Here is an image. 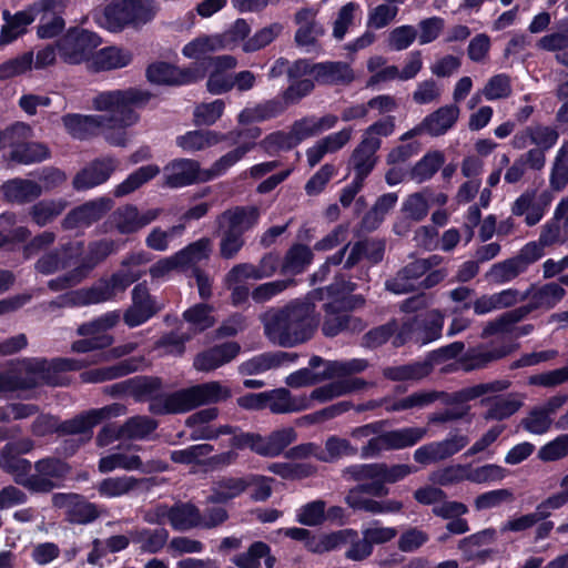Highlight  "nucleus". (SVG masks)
I'll return each instance as SVG.
<instances>
[{"instance_id":"603ef678","label":"nucleus","mask_w":568,"mask_h":568,"mask_svg":"<svg viewBox=\"0 0 568 568\" xmlns=\"http://www.w3.org/2000/svg\"><path fill=\"white\" fill-rule=\"evenodd\" d=\"M398 196L394 192L385 193L377 197L373 207L363 216L362 223L368 230H375L397 203Z\"/></svg>"},{"instance_id":"f3484780","label":"nucleus","mask_w":568,"mask_h":568,"mask_svg":"<svg viewBox=\"0 0 568 568\" xmlns=\"http://www.w3.org/2000/svg\"><path fill=\"white\" fill-rule=\"evenodd\" d=\"M119 165L120 161L113 155L95 158L74 175L72 186L77 191H87L104 184Z\"/></svg>"},{"instance_id":"f257e3e1","label":"nucleus","mask_w":568,"mask_h":568,"mask_svg":"<svg viewBox=\"0 0 568 568\" xmlns=\"http://www.w3.org/2000/svg\"><path fill=\"white\" fill-rule=\"evenodd\" d=\"M355 286L351 281L336 280L325 287H317L310 292V297L315 300V303L323 302L324 316L321 331L325 337L332 338L343 333L364 331L365 322L352 314L366 303L363 295L353 294Z\"/></svg>"},{"instance_id":"de8ad7c7","label":"nucleus","mask_w":568,"mask_h":568,"mask_svg":"<svg viewBox=\"0 0 568 568\" xmlns=\"http://www.w3.org/2000/svg\"><path fill=\"white\" fill-rule=\"evenodd\" d=\"M103 115H82L69 113L63 115L62 121L67 131L77 139H84L88 134H93L95 129H100Z\"/></svg>"},{"instance_id":"393cba45","label":"nucleus","mask_w":568,"mask_h":568,"mask_svg":"<svg viewBox=\"0 0 568 568\" xmlns=\"http://www.w3.org/2000/svg\"><path fill=\"white\" fill-rule=\"evenodd\" d=\"M109 410L110 407H103L81 413L73 418L61 422L55 432L60 435L82 434L90 438L92 429L109 416Z\"/></svg>"},{"instance_id":"c03bdc74","label":"nucleus","mask_w":568,"mask_h":568,"mask_svg":"<svg viewBox=\"0 0 568 568\" xmlns=\"http://www.w3.org/2000/svg\"><path fill=\"white\" fill-rule=\"evenodd\" d=\"M256 143H242L217 159L210 169H205L204 179L213 181L224 175L229 169L240 162L250 151L255 148Z\"/></svg>"},{"instance_id":"774afa93","label":"nucleus","mask_w":568,"mask_h":568,"mask_svg":"<svg viewBox=\"0 0 568 568\" xmlns=\"http://www.w3.org/2000/svg\"><path fill=\"white\" fill-rule=\"evenodd\" d=\"M34 469L37 474L33 476H41L52 480V478H64L70 471V466L60 458L47 457L37 460L34 463Z\"/></svg>"},{"instance_id":"f704fd0d","label":"nucleus","mask_w":568,"mask_h":568,"mask_svg":"<svg viewBox=\"0 0 568 568\" xmlns=\"http://www.w3.org/2000/svg\"><path fill=\"white\" fill-rule=\"evenodd\" d=\"M313 258L314 254L307 245L295 243L286 251L281 262V274L291 276L303 274Z\"/></svg>"},{"instance_id":"09e8293b","label":"nucleus","mask_w":568,"mask_h":568,"mask_svg":"<svg viewBox=\"0 0 568 568\" xmlns=\"http://www.w3.org/2000/svg\"><path fill=\"white\" fill-rule=\"evenodd\" d=\"M213 307L206 303H197L186 308L182 317L190 324L194 333H203L213 327L216 323L215 317L212 315Z\"/></svg>"},{"instance_id":"2eb2a0df","label":"nucleus","mask_w":568,"mask_h":568,"mask_svg":"<svg viewBox=\"0 0 568 568\" xmlns=\"http://www.w3.org/2000/svg\"><path fill=\"white\" fill-rule=\"evenodd\" d=\"M1 469L11 475L17 485L31 493H50L57 487L54 481L49 478L31 475V462L19 456L3 454Z\"/></svg>"},{"instance_id":"9d476101","label":"nucleus","mask_w":568,"mask_h":568,"mask_svg":"<svg viewBox=\"0 0 568 568\" xmlns=\"http://www.w3.org/2000/svg\"><path fill=\"white\" fill-rule=\"evenodd\" d=\"M427 430L423 427H404L378 434H374L361 448V457L364 459L377 458L383 452L400 450L413 447L419 443Z\"/></svg>"},{"instance_id":"6e6d98bb","label":"nucleus","mask_w":568,"mask_h":568,"mask_svg":"<svg viewBox=\"0 0 568 568\" xmlns=\"http://www.w3.org/2000/svg\"><path fill=\"white\" fill-rule=\"evenodd\" d=\"M445 162L444 154L440 151L427 152L412 168V178L418 182H425L432 179Z\"/></svg>"},{"instance_id":"aec40b11","label":"nucleus","mask_w":568,"mask_h":568,"mask_svg":"<svg viewBox=\"0 0 568 568\" xmlns=\"http://www.w3.org/2000/svg\"><path fill=\"white\" fill-rule=\"evenodd\" d=\"M113 201L99 197L70 210L61 222L63 230L70 231L81 226L89 227L103 219L112 209Z\"/></svg>"},{"instance_id":"f03ea898","label":"nucleus","mask_w":568,"mask_h":568,"mask_svg":"<svg viewBox=\"0 0 568 568\" xmlns=\"http://www.w3.org/2000/svg\"><path fill=\"white\" fill-rule=\"evenodd\" d=\"M153 97L148 90L129 88L103 91L93 99L95 110L108 112L102 114L100 129L103 130V136L110 145L121 148L126 145V128L134 125L140 119L134 109L144 108Z\"/></svg>"},{"instance_id":"39448f33","label":"nucleus","mask_w":568,"mask_h":568,"mask_svg":"<svg viewBox=\"0 0 568 568\" xmlns=\"http://www.w3.org/2000/svg\"><path fill=\"white\" fill-rule=\"evenodd\" d=\"M158 12L154 0H112L103 10L93 12L97 24L111 32H121L128 27L141 28L151 22Z\"/></svg>"},{"instance_id":"c9c22d12","label":"nucleus","mask_w":568,"mask_h":568,"mask_svg":"<svg viewBox=\"0 0 568 568\" xmlns=\"http://www.w3.org/2000/svg\"><path fill=\"white\" fill-rule=\"evenodd\" d=\"M382 141L375 136H363L362 141L354 149L351 155V162L354 171L366 172L371 174L374 170L377 158L376 152L379 150Z\"/></svg>"},{"instance_id":"72a5a7b5","label":"nucleus","mask_w":568,"mask_h":568,"mask_svg":"<svg viewBox=\"0 0 568 568\" xmlns=\"http://www.w3.org/2000/svg\"><path fill=\"white\" fill-rule=\"evenodd\" d=\"M480 405L488 407L484 414L485 420L501 422L516 414L523 402L511 396L494 395L481 398Z\"/></svg>"},{"instance_id":"1a4fd4ad","label":"nucleus","mask_w":568,"mask_h":568,"mask_svg":"<svg viewBox=\"0 0 568 568\" xmlns=\"http://www.w3.org/2000/svg\"><path fill=\"white\" fill-rule=\"evenodd\" d=\"M101 37L83 28L72 27L57 41V48L63 62L72 65L90 61L101 44Z\"/></svg>"},{"instance_id":"4d7b16f0","label":"nucleus","mask_w":568,"mask_h":568,"mask_svg":"<svg viewBox=\"0 0 568 568\" xmlns=\"http://www.w3.org/2000/svg\"><path fill=\"white\" fill-rule=\"evenodd\" d=\"M159 426L158 420L145 416L138 415L130 417L122 426V435L129 439H144L152 434Z\"/></svg>"},{"instance_id":"338daca9","label":"nucleus","mask_w":568,"mask_h":568,"mask_svg":"<svg viewBox=\"0 0 568 568\" xmlns=\"http://www.w3.org/2000/svg\"><path fill=\"white\" fill-rule=\"evenodd\" d=\"M271 552V547L264 541H254L247 551L236 555L232 561L239 568H258L260 560Z\"/></svg>"},{"instance_id":"4c0bfd02","label":"nucleus","mask_w":568,"mask_h":568,"mask_svg":"<svg viewBox=\"0 0 568 568\" xmlns=\"http://www.w3.org/2000/svg\"><path fill=\"white\" fill-rule=\"evenodd\" d=\"M508 355L506 347L493 349L469 348L459 358V365L465 372H471L487 367L490 363Z\"/></svg>"},{"instance_id":"4be33fe9","label":"nucleus","mask_w":568,"mask_h":568,"mask_svg":"<svg viewBox=\"0 0 568 568\" xmlns=\"http://www.w3.org/2000/svg\"><path fill=\"white\" fill-rule=\"evenodd\" d=\"M277 270L281 271V260L276 253H266L257 265L242 263L233 266L227 273L226 280L231 283H239L242 280H262L271 277Z\"/></svg>"},{"instance_id":"a19ab883","label":"nucleus","mask_w":568,"mask_h":568,"mask_svg":"<svg viewBox=\"0 0 568 568\" xmlns=\"http://www.w3.org/2000/svg\"><path fill=\"white\" fill-rule=\"evenodd\" d=\"M160 171L161 170L158 164L140 166L114 187L113 195L115 197H122L133 193L142 185L153 180L160 173Z\"/></svg>"},{"instance_id":"6e6552de","label":"nucleus","mask_w":568,"mask_h":568,"mask_svg":"<svg viewBox=\"0 0 568 568\" xmlns=\"http://www.w3.org/2000/svg\"><path fill=\"white\" fill-rule=\"evenodd\" d=\"M231 395L229 387L219 382H207L172 392L164 407L174 415L184 414L203 405L225 402Z\"/></svg>"},{"instance_id":"58836bf2","label":"nucleus","mask_w":568,"mask_h":568,"mask_svg":"<svg viewBox=\"0 0 568 568\" xmlns=\"http://www.w3.org/2000/svg\"><path fill=\"white\" fill-rule=\"evenodd\" d=\"M169 521L174 530L184 531L201 525V511L192 503H178L169 509Z\"/></svg>"},{"instance_id":"e2e57ef3","label":"nucleus","mask_w":568,"mask_h":568,"mask_svg":"<svg viewBox=\"0 0 568 568\" xmlns=\"http://www.w3.org/2000/svg\"><path fill=\"white\" fill-rule=\"evenodd\" d=\"M325 507L326 503L322 499L306 503L297 509V523L308 527L323 525L326 521Z\"/></svg>"},{"instance_id":"0e129e2a","label":"nucleus","mask_w":568,"mask_h":568,"mask_svg":"<svg viewBox=\"0 0 568 568\" xmlns=\"http://www.w3.org/2000/svg\"><path fill=\"white\" fill-rule=\"evenodd\" d=\"M298 145L292 131H275L267 134L261 142L260 146L270 155L278 151H291Z\"/></svg>"},{"instance_id":"dca6fc26","label":"nucleus","mask_w":568,"mask_h":568,"mask_svg":"<svg viewBox=\"0 0 568 568\" xmlns=\"http://www.w3.org/2000/svg\"><path fill=\"white\" fill-rule=\"evenodd\" d=\"M84 367V362L74 358L55 357L52 359L33 358L27 366V371L38 375L48 386H64L67 383L61 376L67 372H79Z\"/></svg>"},{"instance_id":"b1692460","label":"nucleus","mask_w":568,"mask_h":568,"mask_svg":"<svg viewBox=\"0 0 568 568\" xmlns=\"http://www.w3.org/2000/svg\"><path fill=\"white\" fill-rule=\"evenodd\" d=\"M61 306H82L99 304L114 298L106 278H101L97 284L88 288L67 292L59 297Z\"/></svg>"},{"instance_id":"6ab92c4d","label":"nucleus","mask_w":568,"mask_h":568,"mask_svg":"<svg viewBox=\"0 0 568 568\" xmlns=\"http://www.w3.org/2000/svg\"><path fill=\"white\" fill-rule=\"evenodd\" d=\"M163 186L181 189L197 183H206L205 169H201L200 162L193 159H174L164 166Z\"/></svg>"},{"instance_id":"2f4dec72","label":"nucleus","mask_w":568,"mask_h":568,"mask_svg":"<svg viewBox=\"0 0 568 568\" xmlns=\"http://www.w3.org/2000/svg\"><path fill=\"white\" fill-rule=\"evenodd\" d=\"M3 200L8 203L24 204L38 199L42 187L32 180L12 179L1 185Z\"/></svg>"},{"instance_id":"680f3d73","label":"nucleus","mask_w":568,"mask_h":568,"mask_svg":"<svg viewBox=\"0 0 568 568\" xmlns=\"http://www.w3.org/2000/svg\"><path fill=\"white\" fill-rule=\"evenodd\" d=\"M112 216L120 234L128 235L140 230V213L135 205L128 204L119 207Z\"/></svg>"},{"instance_id":"0eeeda50","label":"nucleus","mask_w":568,"mask_h":568,"mask_svg":"<svg viewBox=\"0 0 568 568\" xmlns=\"http://www.w3.org/2000/svg\"><path fill=\"white\" fill-rule=\"evenodd\" d=\"M366 468V464H353L342 470V477L345 480L357 483L347 490L344 497L345 504L354 513L365 511V508L362 507L363 501L376 500L375 498H385L389 495L388 483L382 477H371Z\"/></svg>"},{"instance_id":"bf43d9fd","label":"nucleus","mask_w":568,"mask_h":568,"mask_svg":"<svg viewBox=\"0 0 568 568\" xmlns=\"http://www.w3.org/2000/svg\"><path fill=\"white\" fill-rule=\"evenodd\" d=\"M414 332L416 333L415 342L420 344H428L438 339L442 336L444 320L439 314L433 315L422 322L415 321Z\"/></svg>"},{"instance_id":"a211bd4d","label":"nucleus","mask_w":568,"mask_h":568,"mask_svg":"<svg viewBox=\"0 0 568 568\" xmlns=\"http://www.w3.org/2000/svg\"><path fill=\"white\" fill-rule=\"evenodd\" d=\"M28 128L26 132L19 135H13L9 139L7 146L10 148L8 159L17 164H33L40 163L51 156L50 149L42 142L28 141L32 135V128L23 122Z\"/></svg>"},{"instance_id":"7ed1b4c3","label":"nucleus","mask_w":568,"mask_h":568,"mask_svg":"<svg viewBox=\"0 0 568 568\" xmlns=\"http://www.w3.org/2000/svg\"><path fill=\"white\" fill-rule=\"evenodd\" d=\"M317 328L315 300L310 292L273 311L264 324L267 338L282 347H295L308 342Z\"/></svg>"},{"instance_id":"ddd939ff","label":"nucleus","mask_w":568,"mask_h":568,"mask_svg":"<svg viewBox=\"0 0 568 568\" xmlns=\"http://www.w3.org/2000/svg\"><path fill=\"white\" fill-rule=\"evenodd\" d=\"M131 301L132 304L123 313V322L130 328L143 325L163 308L150 293L146 281L135 284L131 292Z\"/></svg>"},{"instance_id":"c85d7f7f","label":"nucleus","mask_w":568,"mask_h":568,"mask_svg":"<svg viewBox=\"0 0 568 568\" xmlns=\"http://www.w3.org/2000/svg\"><path fill=\"white\" fill-rule=\"evenodd\" d=\"M324 365V378L346 377L352 374L364 372L368 367V362L365 358H352L349 361H325L318 355H313L310 358L308 366L318 368Z\"/></svg>"},{"instance_id":"bb28decb","label":"nucleus","mask_w":568,"mask_h":568,"mask_svg":"<svg viewBox=\"0 0 568 568\" xmlns=\"http://www.w3.org/2000/svg\"><path fill=\"white\" fill-rule=\"evenodd\" d=\"M566 295L565 288L556 282H549L541 286L530 284L523 293L521 298L528 300L534 310H551L562 301Z\"/></svg>"},{"instance_id":"9b49d317","label":"nucleus","mask_w":568,"mask_h":568,"mask_svg":"<svg viewBox=\"0 0 568 568\" xmlns=\"http://www.w3.org/2000/svg\"><path fill=\"white\" fill-rule=\"evenodd\" d=\"M129 395L136 403L149 402V412L154 416L174 415L164 407L172 393H162L163 379L159 376L136 375L126 379Z\"/></svg>"},{"instance_id":"69168bd1","label":"nucleus","mask_w":568,"mask_h":568,"mask_svg":"<svg viewBox=\"0 0 568 568\" xmlns=\"http://www.w3.org/2000/svg\"><path fill=\"white\" fill-rule=\"evenodd\" d=\"M523 273H525V271L516 257L513 256L503 262L495 263L487 273V276L495 283L504 284L513 281Z\"/></svg>"},{"instance_id":"412c9836","label":"nucleus","mask_w":568,"mask_h":568,"mask_svg":"<svg viewBox=\"0 0 568 568\" xmlns=\"http://www.w3.org/2000/svg\"><path fill=\"white\" fill-rule=\"evenodd\" d=\"M145 75L149 82L164 85H189L196 83L193 63L179 68L169 62L159 61L148 65Z\"/></svg>"},{"instance_id":"13d9d810","label":"nucleus","mask_w":568,"mask_h":568,"mask_svg":"<svg viewBox=\"0 0 568 568\" xmlns=\"http://www.w3.org/2000/svg\"><path fill=\"white\" fill-rule=\"evenodd\" d=\"M357 538V531L352 528L342 529L323 535L320 540L315 539V544H308V550L315 554L332 551L342 545H346L349 539Z\"/></svg>"},{"instance_id":"e433bc0d","label":"nucleus","mask_w":568,"mask_h":568,"mask_svg":"<svg viewBox=\"0 0 568 568\" xmlns=\"http://www.w3.org/2000/svg\"><path fill=\"white\" fill-rule=\"evenodd\" d=\"M459 109L455 104L444 105L424 118L427 134L439 136L445 134L457 122Z\"/></svg>"},{"instance_id":"79ce46f5","label":"nucleus","mask_w":568,"mask_h":568,"mask_svg":"<svg viewBox=\"0 0 568 568\" xmlns=\"http://www.w3.org/2000/svg\"><path fill=\"white\" fill-rule=\"evenodd\" d=\"M149 481V478H135L133 476L108 477L98 485L100 496L114 498L129 494Z\"/></svg>"},{"instance_id":"473e14b6","label":"nucleus","mask_w":568,"mask_h":568,"mask_svg":"<svg viewBox=\"0 0 568 568\" xmlns=\"http://www.w3.org/2000/svg\"><path fill=\"white\" fill-rule=\"evenodd\" d=\"M229 135L213 130H192L176 136V145L185 152L202 151L226 141Z\"/></svg>"},{"instance_id":"49530a36","label":"nucleus","mask_w":568,"mask_h":568,"mask_svg":"<svg viewBox=\"0 0 568 568\" xmlns=\"http://www.w3.org/2000/svg\"><path fill=\"white\" fill-rule=\"evenodd\" d=\"M211 240L209 237H201L176 253H174L181 270L194 266L197 263L207 260L211 255Z\"/></svg>"},{"instance_id":"cd10ccee","label":"nucleus","mask_w":568,"mask_h":568,"mask_svg":"<svg viewBox=\"0 0 568 568\" xmlns=\"http://www.w3.org/2000/svg\"><path fill=\"white\" fill-rule=\"evenodd\" d=\"M298 358L296 353L283 351L265 352L243 362L239 371L242 375H256L271 368H276L286 362H295Z\"/></svg>"},{"instance_id":"20e7f679","label":"nucleus","mask_w":568,"mask_h":568,"mask_svg":"<svg viewBox=\"0 0 568 568\" xmlns=\"http://www.w3.org/2000/svg\"><path fill=\"white\" fill-rule=\"evenodd\" d=\"M508 386L509 382L507 381H494L490 383H480L470 387H465L452 394L437 390L415 392L407 397L394 400L390 405L386 406V410L403 412L415 407H425L439 398L446 397L445 404L454 406L453 408H448L449 414L455 416L454 420H459L469 414L470 406L465 405L466 403L479 398L488 393L505 390Z\"/></svg>"},{"instance_id":"864d4df0","label":"nucleus","mask_w":568,"mask_h":568,"mask_svg":"<svg viewBox=\"0 0 568 568\" xmlns=\"http://www.w3.org/2000/svg\"><path fill=\"white\" fill-rule=\"evenodd\" d=\"M220 219L235 225L245 233L258 222L260 211L256 206H235L224 211Z\"/></svg>"},{"instance_id":"3c124183","label":"nucleus","mask_w":568,"mask_h":568,"mask_svg":"<svg viewBox=\"0 0 568 568\" xmlns=\"http://www.w3.org/2000/svg\"><path fill=\"white\" fill-rule=\"evenodd\" d=\"M366 465V470L371 477H382L388 484L398 483L415 471L413 466L406 464L388 465L382 462Z\"/></svg>"},{"instance_id":"37998d69","label":"nucleus","mask_w":568,"mask_h":568,"mask_svg":"<svg viewBox=\"0 0 568 568\" xmlns=\"http://www.w3.org/2000/svg\"><path fill=\"white\" fill-rule=\"evenodd\" d=\"M67 205L68 202L63 199H44L29 209V216L36 225L43 227L61 215Z\"/></svg>"},{"instance_id":"052dcab7","label":"nucleus","mask_w":568,"mask_h":568,"mask_svg":"<svg viewBox=\"0 0 568 568\" xmlns=\"http://www.w3.org/2000/svg\"><path fill=\"white\" fill-rule=\"evenodd\" d=\"M33 51H26L20 55L0 63V81L22 75L32 69Z\"/></svg>"},{"instance_id":"7c9ffc66","label":"nucleus","mask_w":568,"mask_h":568,"mask_svg":"<svg viewBox=\"0 0 568 568\" xmlns=\"http://www.w3.org/2000/svg\"><path fill=\"white\" fill-rule=\"evenodd\" d=\"M315 81L323 85L349 84L354 81L351 65L342 61L315 63Z\"/></svg>"},{"instance_id":"5701e85b","label":"nucleus","mask_w":568,"mask_h":568,"mask_svg":"<svg viewBox=\"0 0 568 568\" xmlns=\"http://www.w3.org/2000/svg\"><path fill=\"white\" fill-rule=\"evenodd\" d=\"M241 346L236 342H225L199 353L193 366L199 372H212L231 361L240 353Z\"/></svg>"},{"instance_id":"8fccbe9b","label":"nucleus","mask_w":568,"mask_h":568,"mask_svg":"<svg viewBox=\"0 0 568 568\" xmlns=\"http://www.w3.org/2000/svg\"><path fill=\"white\" fill-rule=\"evenodd\" d=\"M236 64V58L230 54L204 57L202 60L193 62L194 74L196 75V83L203 80L207 75L210 70L214 72L225 73L227 70L234 69Z\"/></svg>"},{"instance_id":"4468645a","label":"nucleus","mask_w":568,"mask_h":568,"mask_svg":"<svg viewBox=\"0 0 568 568\" xmlns=\"http://www.w3.org/2000/svg\"><path fill=\"white\" fill-rule=\"evenodd\" d=\"M53 506L64 509V519L72 525H89L95 521L101 510L94 503L77 493H58L52 497Z\"/></svg>"},{"instance_id":"a18cd8bd","label":"nucleus","mask_w":568,"mask_h":568,"mask_svg":"<svg viewBox=\"0 0 568 568\" xmlns=\"http://www.w3.org/2000/svg\"><path fill=\"white\" fill-rule=\"evenodd\" d=\"M432 372V365L427 362H415L398 366L383 368L384 378L392 382L420 381Z\"/></svg>"},{"instance_id":"c756f323","label":"nucleus","mask_w":568,"mask_h":568,"mask_svg":"<svg viewBox=\"0 0 568 568\" xmlns=\"http://www.w3.org/2000/svg\"><path fill=\"white\" fill-rule=\"evenodd\" d=\"M133 55L129 50L118 47H105L92 57L89 69L93 72L110 71L128 67Z\"/></svg>"},{"instance_id":"5fc2aeb1","label":"nucleus","mask_w":568,"mask_h":568,"mask_svg":"<svg viewBox=\"0 0 568 568\" xmlns=\"http://www.w3.org/2000/svg\"><path fill=\"white\" fill-rule=\"evenodd\" d=\"M552 191L560 192L568 185V141L558 150L549 175Z\"/></svg>"},{"instance_id":"a878e982","label":"nucleus","mask_w":568,"mask_h":568,"mask_svg":"<svg viewBox=\"0 0 568 568\" xmlns=\"http://www.w3.org/2000/svg\"><path fill=\"white\" fill-rule=\"evenodd\" d=\"M140 361L135 357L122 359L110 366L91 368L80 373V379L83 383L97 384L106 381H113L139 369Z\"/></svg>"},{"instance_id":"423d86ee","label":"nucleus","mask_w":568,"mask_h":568,"mask_svg":"<svg viewBox=\"0 0 568 568\" xmlns=\"http://www.w3.org/2000/svg\"><path fill=\"white\" fill-rule=\"evenodd\" d=\"M296 439L293 427H285L271 432L267 436L260 433L240 430L229 440V446L234 450L250 449L252 453L274 458L280 456Z\"/></svg>"},{"instance_id":"f8f14e48","label":"nucleus","mask_w":568,"mask_h":568,"mask_svg":"<svg viewBox=\"0 0 568 568\" xmlns=\"http://www.w3.org/2000/svg\"><path fill=\"white\" fill-rule=\"evenodd\" d=\"M84 242L68 241L45 252L34 264V270L42 275H51L60 270H72L83 261Z\"/></svg>"},{"instance_id":"ea45409f","label":"nucleus","mask_w":568,"mask_h":568,"mask_svg":"<svg viewBox=\"0 0 568 568\" xmlns=\"http://www.w3.org/2000/svg\"><path fill=\"white\" fill-rule=\"evenodd\" d=\"M114 251V243L112 240L102 239L92 241L84 247L83 261L78 265L79 270L85 277L104 260H106Z\"/></svg>"}]
</instances>
